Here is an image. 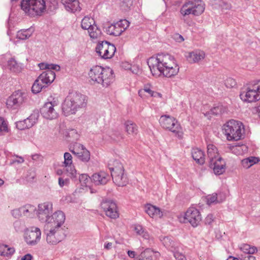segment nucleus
I'll list each match as a JSON object with an SVG mask.
<instances>
[{"label": "nucleus", "mask_w": 260, "mask_h": 260, "mask_svg": "<svg viewBox=\"0 0 260 260\" xmlns=\"http://www.w3.org/2000/svg\"><path fill=\"white\" fill-rule=\"evenodd\" d=\"M66 168V170L68 173V176L71 178H75L77 175V171L73 164L69 165L68 166H63Z\"/></svg>", "instance_id": "nucleus-47"}, {"label": "nucleus", "mask_w": 260, "mask_h": 260, "mask_svg": "<svg viewBox=\"0 0 260 260\" xmlns=\"http://www.w3.org/2000/svg\"><path fill=\"white\" fill-rule=\"evenodd\" d=\"M23 232L24 241L28 245L34 246L40 242L41 231L39 228L32 226L25 228Z\"/></svg>", "instance_id": "nucleus-7"}, {"label": "nucleus", "mask_w": 260, "mask_h": 260, "mask_svg": "<svg viewBox=\"0 0 260 260\" xmlns=\"http://www.w3.org/2000/svg\"><path fill=\"white\" fill-rule=\"evenodd\" d=\"M101 77L102 79L99 84H101L104 87H107L114 81L113 71L110 68H104Z\"/></svg>", "instance_id": "nucleus-19"}, {"label": "nucleus", "mask_w": 260, "mask_h": 260, "mask_svg": "<svg viewBox=\"0 0 260 260\" xmlns=\"http://www.w3.org/2000/svg\"><path fill=\"white\" fill-rule=\"evenodd\" d=\"M125 127L126 132L129 135H135L138 133V126L132 121H127L125 122Z\"/></svg>", "instance_id": "nucleus-37"}, {"label": "nucleus", "mask_w": 260, "mask_h": 260, "mask_svg": "<svg viewBox=\"0 0 260 260\" xmlns=\"http://www.w3.org/2000/svg\"><path fill=\"white\" fill-rule=\"evenodd\" d=\"M129 22L126 19L111 24L105 27L106 33L114 36H120L129 26Z\"/></svg>", "instance_id": "nucleus-10"}, {"label": "nucleus", "mask_w": 260, "mask_h": 260, "mask_svg": "<svg viewBox=\"0 0 260 260\" xmlns=\"http://www.w3.org/2000/svg\"><path fill=\"white\" fill-rule=\"evenodd\" d=\"M42 83H44L47 86L48 84H51L55 78V74L54 71L51 70H46L44 71L38 77Z\"/></svg>", "instance_id": "nucleus-22"}, {"label": "nucleus", "mask_w": 260, "mask_h": 260, "mask_svg": "<svg viewBox=\"0 0 260 260\" xmlns=\"http://www.w3.org/2000/svg\"><path fill=\"white\" fill-rule=\"evenodd\" d=\"M145 212L152 218H160L162 216V212L160 209L155 206L147 204L145 207Z\"/></svg>", "instance_id": "nucleus-26"}, {"label": "nucleus", "mask_w": 260, "mask_h": 260, "mask_svg": "<svg viewBox=\"0 0 260 260\" xmlns=\"http://www.w3.org/2000/svg\"><path fill=\"white\" fill-rule=\"evenodd\" d=\"M221 7L222 10H230L231 8V5L226 2H222Z\"/></svg>", "instance_id": "nucleus-64"}, {"label": "nucleus", "mask_w": 260, "mask_h": 260, "mask_svg": "<svg viewBox=\"0 0 260 260\" xmlns=\"http://www.w3.org/2000/svg\"><path fill=\"white\" fill-rule=\"evenodd\" d=\"M213 221V216L212 214H209L205 218V222L206 224H210Z\"/></svg>", "instance_id": "nucleus-61"}, {"label": "nucleus", "mask_w": 260, "mask_h": 260, "mask_svg": "<svg viewBox=\"0 0 260 260\" xmlns=\"http://www.w3.org/2000/svg\"><path fill=\"white\" fill-rule=\"evenodd\" d=\"M180 13L182 16H185L190 14L193 15V11L190 3L188 2L185 3L180 9Z\"/></svg>", "instance_id": "nucleus-41"}, {"label": "nucleus", "mask_w": 260, "mask_h": 260, "mask_svg": "<svg viewBox=\"0 0 260 260\" xmlns=\"http://www.w3.org/2000/svg\"><path fill=\"white\" fill-rule=\"evenodd\" d=\"M114 183L118 186H126L128 183L126 175L124 172L111 175Z\"/></svg>", "instance_id": "nucleus-25"}, {"label": "nucleus", "mask_w": 260, "mask_h": 260, "mask_svg": "<svg viewBox=\"0 0 260 260\" xmlns=\"http://www.w3.org/2000/svg\"><path fill=\"white\" fill-rule=\"evenodd\" d=\"M8 131V126L6 122L4 120L0 117V134L2 132H6Z\"/></svg>", "instance_id": "nucleus-55"}, {"label": "nucleus", "mask_w": 260, "mask_h": 260, "mask_svg": "<svg viewBox=\"0 0 260 260\" xmlns=\"http://www.w3.org/2000/svg\"><path fill=\"white\" fill-rule=\"evenodd\" d=\"M159 122L163 128L171 131L179 139L183 138L182 127L174 117L167 115H162L159 118Z\"/></svg>", "instance_id": "nucleus-5"}, {"label": "nucleus", "mask_w": 260, "mask_h": 260, "mask_svg": "<svg viewBox=\"0 0 260 260\" xmlns=\"http://www.w3.org/2000/svg\"><path fill=\"white\" fill-rule=\"evenodd\" d=\"M86 96L80 93H70L62 106V112L66 116L75 114L77 110L86 106Z\"/></svg>", "instance_id": "nucleus-2"}, {"label": "nucleus", "mask_w": 260, "mask_h": 260, "mask_svg": "<svg viewBox=\"0 0 260 260\" xmlns=\"http://www.w3.org/2000/svg\"><path fill=\"white\" fill-rule=\"evenodd\" d=\"M58 105V98L50 96L40 109L41 115L47 119L52 120L56 118L58 115L57 112Z\"/></svg>", "instance_id": "nucleus-6"}, {"label": "nucleus", "mask_w": 260, "mask_h": 260, "mask_svg": "<svg viewBox=\"0 0 260 260\" xmlns=\"http://www.w3.org/2000/svg\"><path fill=\"white\" fill-rule=\"evenodd\" d=\"M246 158L249 162V164L251 165V166L256 164L257 162H258V158L254 156H251Z\"/></svg>", "instance_id": "nucleus-60"}, {"label": "nucleus", "mask_w": 260, "mask_h": 260, "mask_svg": "<svg viewBox=\"0 0 260 260\" xmlns=\"http://www.w3.org/2000/svg\"><path fill=\"white\" fill-rule=\"evenodd\" d=\"M225 196L221 193L217 194L216 193H214L212 194H209L206 197V202L209 205L212 204H217L222 202L225 200Z\"/></svg>", "instance_id": "nucleus-31"}, {"label": "nucleus", "mask_w": 260, "mask_h": 260, "mask_svg": "<svg viewBox=\"0 0 260 260\" xmlns=\"http://www.w3.org/2000/svg\"><path fill=\"white\" fill-rule=\"evenodd\" d=\"M225 162L219 156L209 161V167L212 169L215 174L219 175L223 174L225 171Z\"/></svg>", "instance_id": "nucleus-16"}, {"label": "nucleus", "mask_w": 260, "mask_h": 260, "mask_svg": "<svg viewBox=\"0 0 260 260\" xmlns=\"http://www.w3.org/2000/svg\"><path fill=\"white\" fill-rule=\"evenodd\" d=\"M104 68L99 66H95L91 68L88 73L90 81L91 83L99 84L102 79L101 77Z\"/></svg>", "instance_id": "nucleus-18"}, {"label": "nucleus", "mask_w": 260, "mask_h": 260, "mask_svg": "<svg viewBox=\"0 0 260 260\" xmlns=\"http://www.w3.org/2000/svg\"><path fill=\"white\" fill-rule=\"evenodd\" d=\"M36 207L30 204L25 205L18 209L19 213L21 216L26 217L30 216L35 211Z\"/></svg>", "instance_id": "nucleus-33"}, {"label": "nucleus", "mask_w": 260, "mask_h": 260, "mask_svg": "<svg viewBox=\"0 0 260 260\" xmlns=\"http://www.w3.org/2000/svg\"><path fill=\"white\" fill-rule=\"evenodd\" d=\"M67 136L70 138H73L74 139H77L79 135L76 129H71L68 130Z\"/></svg>", "instance_id": "nucleus-54"}, {"label": "nucleus", "mask_w": 260, "mask_h": 260, "mask_svg": "<svg viewBox=\"0 0 260 260\" xmlns=\"http://www.w3.org/2000/svg\"><path fill=\"white\" fill-rule=\"evenodd\" d=\"M31 35L30 29H21L17 31V39L20 40H25L29 38Z\"/></svg>", "instance_id": "nucleus-45"}, {"label": "nucleus", "mask_w": 260, "mask_h": 260, "mask_svg": "<svg viewBox=\"0 0 260 260\" xmlns=\"http://www.w3.org/2000/svg\"><path fill=\"white\" fill-rule=\"evenodd\" d=\"M173 252L176 260H186L185 256L182 253L177 251L176 250Z\"/></svg>", "instance_id": "nucleus-58"}, {"label": "nucleus", "mask_w": 260, "mask_h": 260, "mask_svg": "<svg viewBox=\"0 0 260 260\" xmlns=\"http://www.w3.org/2000/svg\"><path fill=\"white\" fill-rule=\"evenodd\" d=\"M113 167H109L111 175H114V173L116 174L124 172L123 166L119 160H114L113 161Z\"/></svg>", "instance_id": "nucleus-35"}, {"label": "nucleus", "mask_w": 260, "mask_h": 260, "mask_svg": "<svg viewBox=\"0 0 260 260\" xmlns=\"http://www.w3.org/2000/svg\"><path fill=\"white\" fill-rule=\"evenodd\" d=\"M88 32L90 37L92 39H96L101 36L102 32L100 28L98 27L96 24L91 27L88 30Z\"/></svg>", "instance_id": "nucleus-40"}, {"label": "nucleus", "mask_w": 260, "mask_h": 260, "mask_svg": "<svg viewBox=\"0 0 260 260\" xmlns=\"http://www.w3.org/2000/svg\"><path fill=\"white\" fill-rule=\"evenodd\" d=\"M244 148H245L244 145H235L230 146V149L232 151L237 155L241 154L243 153Z\"/></svg>", "instance_id": "nucleus-50"}, {"label": "nucleus", "mask_w": 260, "mask_h": 260, "mask_svg": "<svg viewBox=\"0 0 260 260\" xmlns=\"http://www.w3.org/2000/svg\"><path fill=\"white\" fill-rule=\"evenodd\" d=\"M184 219L190 223L193 227L197 226L202 220V216L199 210L189 207L184 214Z\"/></svg>", "instance_id": "nucleus-12"}, {"label": "nucleus", "mask_w": 260, "mask_h": 260, "mask_svg": "<svg viewBox=\"0 0 260 260\" xmlns=\"http://www.w3.org/2000/svg\"><path fill=\"white\" fill-rule=\"evenodd\" d=\"M240 249L244 253L247 254H252L257 250L256 247L251 246L247 244H242L240 247Z\"/></svg>", "instance_id": "nucleus-43"}, {"label": "nucleus", "mask_w": 260, "mask_h": 260, "mask_svg": "<svg viewBox=\"0 0 260 260\" xmlns=\"http://www.w3.org/2000/svg\"><path fill=\"white\" fill-rule=\"evenodd\" d=\"M16 61L15 58H12L8 62L7 68L12 72H15L16 71Z\"/></svg>", "instance_id": "nucleus-51"}, {"label": "nucleus", "mask_w": 260, "mask_h": 260, "mask_svg": "<svg viewBox=\"0 0 260 260\" xmlns=\"http://www.w3.org/2000/svg\"><path fill=\"white\" fill-rule=\"evenodd\" d=\"M91 180L96 185H105L109 180V176L105 172H100L94 174Z\"/></svg>", "instance_id": "nucleus-21"}, {"label": "nucleus", "mask_w": 260, "mask_h": 260, "mask_svg": "<svg viewBox=\"0 0 260 260\" xmlns=\"http://www.w3.org/2000/svg\"><path fill=\"white\" fill-rule=\"evenodd\" d=\"M174 39L178 42H182L184 41L183 37L179 34H176L174 35Z\"/></svg>", "instance_id": "nucleus-62"}, {"label": "nucleus", "mask_w": 260, "mask_h": 260, "mask_svg": "<svg viewBox=\"0 0 260 260\" xmlns=\"http://www.w3.org/2000/svg\"><path fill=\"white\" fill-rule=\"evenodd\" d=\"M193 11V15L199 16L203 13L205 10V5L201 0L189 1Z\"/></svg>", "instance_id": "nucleus-28"}, {"label": "nucleus", "mask_w": 260, "mask_h": 260, "mask_svg": "<svg viewBox=\"0 0 260 260\" xmlns=\"http://www.w3.org/2000/svg\"><path fill=\"white\" fill-rule=\"evenodd\" d=\"M223 129L229 141H238L242 139L245 132L242 123L233 119L230 120L223 125Z\"/></svg>", "instance_id": "nucleus-3"}, {"label": "nucleus", "mask_w": 260, "mask_h": 260, "mask_svg": "<svg viewBox=\"0 0 260 260\" xmlns=\"http://www.w3.org/2000/svg\"><path fill=\"white\" fill-rule=\"evenodd\" d=\"M46 87H47V86L44 83H42L41 81L39 80L38 77L32 86L31 91L34 93H38L41 91L43 88Z\"/></svg>", "instance_id": "nucleus-42"}, {"label": "nucleus", "mask_w": 260, "mask_h": 260, "mask_svg": "<svg viewBox=\"0 0 260 260\" xmlns=\"http://www.w3.org/2000/svg\"><path fill=\"white\" fill-rule=\"evenodd\" d=\"M154 251L150 249H146L141 252L139 257V260H153L152 255Z\"/></svg>", "instance_id": "nucleus-44"}, {"label": "nucleus", "mask_w": 260, "mask_h": 260, "mask_svg": "<svg viewBox=\"0 0 260 260\" xmlns=\"http://www.w3.org/2000/svg\"><path fill=\"white\" fill-rule=\"evenodd\" d=\"M61 2L68 11L75 12L81 10L78 0H61Z\"/></svg>", "instance_id": "nucleus-23"}, {"label": "nucleus", "mask_w": 260, "mask_h": 260, "mask_svg": "<svg viewBox=\"0 0 260 260\" xmlns=\"http://www.w3.org/2000/svg\"><path fill=\"white\" fill-rule=\"evenodd\" d=\"M146 92L151 96L159 98L161 97V94L160 93L155 92L153 90V87L150 84H146L144 85L142 89H140L138 91V94L140 96L143 98L144 96V93Z\"/></svg>", "instance_id": "nucleus-27"}, {"label": "nucleus", "mask_w": 260, "mask_h": 260, "mask_svg": "<svg viewBox=\"0 0 260 260\" xmlns=\"http://www.w3.org/2000/svg\"><path fill=\"white\" fill-rule=\"evenodd\" d=\"M246 90L242 91L240 94L242 100L245 102H253L260 100L259 95L253 90L250 85L247 87Z\"/></svg>", "instance_id": "nucleus-17"}, {"label": "nucleus", "mask_w": 260, "mask_h": 260, "mask_svg": "<svg viewBox=\"0 0 260 260\" xmlns=\"http://www.w3.org/2000/svg\"><path fill=\"white\" fill-rule=\"evenodd\" d=\"M134 0H121L120 8L123 11H128L132 6Z\"/></svg>", "instance_id": "nucleus-48"}, {"label": "nucleus", "mask_w": 260, "mask_h": 260, "mask_svg": "<svg viewBox=\"0 0 260 260\" xmlns=\"http://www.w3.org/2000/svg\"><path fill=\"white\" fill-rule=\"evenodd\" d=\"M39 116L38 112H34L27 118L17 121V129L23 130L31 127L37 122Z\"/></svg>", "instance_id": "nucleus-15"}, {"label": "nucleus", "mask_w": 260, "mask_h": 260, "mask_svg": "<svg viewBox=\"0 0 260 260\" xmlns=\"http://www.w3.org/2000/svg\"><path fill=\"white\" fill-rule=\"evenodd\" d=\"M69 183V179L68 178L63 179L62 177L58 178V184L60 187H62L65 185H68Z\"/></svg>", "instance_id": "nucleus-59"}, {"label": "nucleus", "mask_w": 260, "mask_h": 260, "mask_svg": "<svg viewBox=\"0 0 260 260\" xmlns=\"http://www.w3.org/2000/svg\"><path fill=\"white\" fill-rule=\"evenodd\" d=\"M134 230L137 235L141 236L145 231L143 227L140 224L135 225Z\"/></svg>", "instance_id": "nucleus-56"}, {"label": "nucleus", "mask_w": 260, "mask_h": 260, "mask_svg": "<svg viewBox=\"0 0 260 260\" xmlns=\"http://www.w3.org/2000/svg\"><path fill=\"white\" fill-rule=\"evenodd\" d=\"M79 179L81 183L86 185L89 181V178L87 174H81L79 176Z\"/></svg>", "instance_id": "nucleus-57"}, {"label": "nucleus", "mask_w": 260, "mask_h": 260, "mask_svg": "<svg viewBox=\"0 0 260 260\" xmlns=\"http://www.w3.org/2000/svg\"><path fill=\"white\" fill-rule=\"evenodd\" d=\"M21 9L31 16H41L46 10L45 0H22Z\"/></svg>", "instance_id": "nucleus-4"}, {"label": "nucleus", "mask_w": 260, "mask_h": 260, "mask_svg": "<svg viewBox=\"0 0 260 260\" xmlns=\"http://www.w3.org/2000/svg\"><path fill=\"white\" fill-rule=\"evenodd\" d=\"M49 232L47 234L46 241L50 245H56L61 240L60 233L61 231L56 230L55 229L48 228Z\"/></svg>", "instance_id": "nucleus-20"}, {"label": "nucleus", "mask_w": 260, "mask_h": 260, "mask_svg": "<svg viewBox=\"0 0 260 260\" xmlns=\"http://www.w3.org/2000/svg\"><path fill=\"white\" fill-rule=\"evenodd\" d=\"M225 108L222 105H218L216 107H213L210 110L211 114L218 115L222 114L225 111Z\"/></svg>", "instance_id": "nucleus-46"}, {"label": "nucleus", "mask_w": 260, "mask_h": 260, "mask_svg": "<svg viewBox=\"0 0 260 260\" xmlns=\"http://www.w3.org/2000/svg\"><path fill=\"white\" fill-rule=\"evenodd\" d=\"M249 85L253 88V90L257 93L260 98V80L254 81Z\"/></svg>", "instance_id": "nucleus-52"}, {"label": "nucleus", "mask_w": 260, "mask_h": 260, "mask_svg": "<svg viewBox=\"0 0 260 260\" xmlns=\"http://www.w3.org/2000/svg\"><path fill=\"white\" fill-rule=\"evenodd\" d=\"M52 212V204L45 202L38 206V216L42 222H47L49 214Z\"/></svg>", "instance_id": "nucleus-13"}, {"label": "nucleus", "mask_w": 260, "mask_h": 260, "mask_svg": "<svg viewBox=\"0 0 260 260\" xmlns=\"http://www.w3.org/2000/svg\"><path fill=\"white\" fill-rule=\"evenodd\" d=\"M101 207L108 217L112 219H116L119 217L117 205L113 200H103Z\"/></svg>", "instance_id": "nucleus-11"}, {"label": "nucleus", "mask_w": 260, "mask_h": 260, "mask_svg": "<svg viewBox=\"0 0 260 260\" xmlns=\"http://www.w3.org/2000/svg\"><path fill=\"white\" fill-rule=\"evenodd\" d=\"M7 108L10 110H15L16 106V93L15 92L9 96L6 100Z\"/></svg>", "instance_id": "nucleus-38"}, {"label": "nucleus", "mask_w": 260, "mask_h": 260, "mask_svg": "<svg viewBox=\"0 0 260 260\" xmlns=\"http://www.w3.org/2000/svg\"><path fill=\"white\" fill-rule=\"evenodd\" d=\"M224 84L227 88H233L237 85L235 79L232 78H228L224 82Z\"/></svg>", "instance_id": "nucleus-53"}, {"label": "nucleus", "mask_w": 260, "mask_h": 260, "mask_svg": "<svg viewBox=\"0 0 260 260\" xmlns=\"http://www.w3.org/2000/svg\"><path fill=\"white\" fill-rule=\"evenodd\" d=\"M147 63L152 75L155 77L163 75L170 78L176 75L179 71L175 58L168 54H158L156 57H151Z\"/></svg>", "instance_id": "nucleus-1"}, {"label": "nucleus", "mask_w": 260, "mask_h": 260, "mask_svg": "<svg viewBox=\"0 0 260 260\" xmlns=\"http://www.w3.org/2000/svg\"><path fill=\"white\" fill-rule=\"evenodd\" d=\"M191 155L197 163L203 165L205 161V155L203 151L199 148H194L191 150Z\"/></svg>", "instance_id": "nucleus-29"}, {"label": "nucleus", "mask_w": 260, "mask_h": 260, "mask_svg": "<svg viewBox=\"0 0 260 260\" xmlns=\"http://www.w3.org/2000/svg\"><path fill=\"white\" fill-rule=\"evenodd\" d=\"M71 151L83 162H87L90 160V152L83 145L77 144Z\"/></svg>", "instance_id": "nucleus-14"}, {"label": "nucleus", "mask_w": 260, "mask_h": 260, "mask_svg": "<svg viewBox=\"0 0 260 260\" xmlns=\"http://www.w3.org/2000/svg\"><path fill=\"white\" fill-rule=\"evenodd\" d=\"M163 245L172 252H174L178 248V244L170 237H164L160 238Z\"/></svg>", "instance_id": "nucleus-30"}, {"label": "nucleus", "mask_w": 260, "mask_h": 260, "mask_svg": "<svg viewBox=\"0 0 260 260\" xmlns=\"http://www.w3.org/2000/svg\"><path fill=\"white\" fill-rule=\"evenodd\" d=\"M63 166H68L73 164V157L69 152H65L63 155Z\"/></svg>", "instance_id": "nucleus-49"}, {"label": "nucleus", "mask_w": 260, "mask_h": 260, "mask_svg": "<svg viewBox=\"0 0 260 260\" xmlns=\"http://www.w3.org/2000/svg\"><path fill=\"white\" fill-rule=\"evenodd\" d=\"M96 52L103 58H111L116 51L115 46L107 41L99 42L96 48Z\"/></svg>", "instance_id": "nucleus-8"}, {"label": "nucleus", "mask_w": 260, "mask_h": 260, "mask_svg": "<svg viewBox=\"0 0 260 260\" xmlns=\"http://www.w3.org/2000/svg\"><path fill=\"white\" fill-rule=\"evenodd\" d=\"M205 57V53L201 50H195L188 53L186 55L187 59L190 63H196L203 59Z\"/></svg>", "instance_id": "nucleus-24"}, {"label": "nucleus", "mask_w": 260, "mask_h": 260, "mask_svg": "<svg viewBox=\"0 0 260 260\" xmlns=\"http://www.w3.org/2000/svg\"><path fill=\"white\" fill-rule=\"evenodd\" d=\"M60 66L57 64H49V67H48L47 70H56V71H59L60 70Z\"/></svg>", "instance_id": "nucleus-63"}, {"label": "nucleus", "mask_w": 260, "mask_h": 260, "mask_svg": "<svg viewBox=\"0 0 260 260\" xmlns=\"http://www.w3.org/2000/svg\"><path fill=\"white\" fill-rule=\"evenodd\" d=\"M28 95L25 91L17 90V108L24 107L27 105Z\"/></svg>", "instance_id": "nucleus-32"}, {"label": "nucleus", "mask_w": 260, "mask_h": 260, "mask_svg": "<svg viewBox=\"0 0 260 260\" xmlns=\"http://www.w3.org/2000/svg\"><path fill=\"white\" fill-rule=\"evenodd\" d=\"M15 249L6 244H0V255L3 256H11L15 252Z\"/></svg>", "instance_id": "nucleus-36"}, {"label": "nucleus", "mask_w": 260, "mask_h": 260, "mask_svg": "<svg viewBox=\"0 0 260 260\" xmlns=\"http://www.w3.org/2000/svg\"><path fill=\"white\" fill-rule=\"evenodd\" d=\"M65 214L61 211L55 212L50 217L48 218L46 222L47 228L55 229L56 230L61 231V226L64 222Z\"/></svg>", "instance_id": "nucleus-9"}, {"label": "nucleus", "mask_w": 260, "mask_h": 260, "mask_svg": "<svg viewBox=\"0 0 260 260\" xmlns=\"http://www.w3.org/2000/svg\"><path fill=\"white\" fill-rule=\"evenodd\" d=\"M207 154L209 158V161L220 156L218 153V150L216 147L213 144H208L207 145Z\"/></svg>", "instance_id": "nucleus-34"}, {"label": "nucleus", "mask_w": 260, "mask_h": 260, "mask_svg": "<svg viewBox=\"0 0 260 260\" xmlns=\"http://www.w3.org/2000/svg\"><path fill=\"white\" fill-rule=\"evenodd\" d=\"M95 21L92 18L85 16L81 21V27L85 30H88L91 27L93 26Z\"/></svg>", "instance_id": "nucleus-39"}]
</instances>
